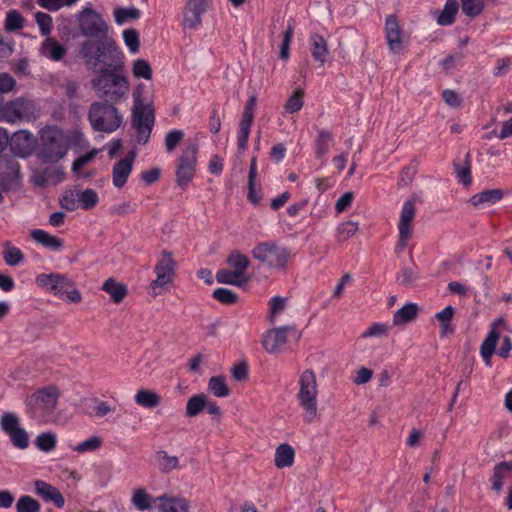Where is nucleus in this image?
<instances>
[{
	"label": "nucleus",
	"instance_id": "1",
	"mask_svg": "<svg viewBox=\"0 0 512 512\" xmlns=\"http://www.w3.org/2000/svg\"><path fill=\"white\" fill-rule=\"evenodd\" d=\"M79 55L85 65L96 71L102 65L113 68H124L123 53L115 40L109 37L87 39L79 45Z\"/></svg>",
	"mask_w": 512,
	"mask_h": 512
},
{
	"label": "nucleus",
	"instance_id": "2",
	"mask_svg": "<svg viewBox=\"0 0 512 512\" xmlns=\"http://www.w3.org/2000/svg\"><path fill=\"white\" fill-rule=\"evenodd\" d=\"M41 130L40 158L48 163H57L65 157L71 145L78 140L80 133L66 130Z\"/></svg>",
	"mask_w": 512,
	"mask_h": 512
},
{
	"label": "nucleus",
	"instance_id": "3",
	"mask_svg": "<svg viewBox=\"0 0 512 512\" xmlns=\"http://www.w3.org/2000/svg\"><path fill=\"white\" fill-rule=\"evenodd\" d=\"M123 68L109 67V64L98 70V75L92 79L93 88L101 96L119 98L129 88L127 78L122 74Z\"/></svg>",
	"mask_w": 512,
	"mask_h": 512
},
{
	"label": "nucleus",
	"instance_id": "4",
	"mask_svg": "<svg viewBox=\"0 0 512 512\" xmlns=\"http://www.w3.org/2000/svg\"><path fill=\"white\" fill-rule=\"evenodd\" d=\"M60 390L56 385H47L37 389L25 399L27 414L35 420L51 415L57 408Z\"/></svg>",
	"mask_w": 512,
	"mask_h": 512
},
{
	"label": "nucleus",
	"instance_id": "5",
	"mask_svg": "<svg viewBox=\"0 0 512 512\" xmlns=\"http://www.w3.org/2000/svg\"><path fill=\"white\" fill-rule=\"evenodd\" d=\"M317 397L316 374L313 370L307 369L300 375L297 398L304 410V421L308 424L312 423L318 416Z\"/></svg>",
	"mask_w": 512,
	"mask_h": 512
},
{
	"label": "nucleus",
	"instance_id": "6",
	"mask_svg": "<svg viewBox=\"0 0 512 512\" xmlns=\"http://www.w3.org/2000/svg\"><path fill=\"white\" fill-rule=\"evenodd\" d=\"M177 262L173 258L171 251L163 250L161 257L154 267L156 279H154L149 286L150 294L153 297L158 296L161 292L159 289H167L172 284L176 275Z\"/></svg>",
	"mask_w": 512,
	"mask_h": 512
},
{
	"label": "nucleus",
	"instance_id": "7",
	"mask_svg": "<svg viewBox=\"0 0 512 512\" xmlns=\"http://www.w3.org/2000/svg\"><path fill=\"white\" fill-rule=\"evenodd\" d=\"M252 256L268 268L283 270L286 268L290 252L273 242H262L253 248Z\"/></svg>",
	"mask_w": 512,
	"mask_h": 512
},
{
	"label": "nucleus",
	"instance_id": "8",
	"mask_svg": "<svg viewBox=\"0 0 512 512\" xmlns=\"http://www.w3.org/2000/svg\"><path fill=\"white\" fill-rule=\"evenodd\" d=\"M1 117L11 124L35 120L38 111L33 101L26 98H16L0 107Z\"/></svg>",
	"mask_w": 512,
	"mask_h": 512
},
{
	"label": "nucleus",
	"instance_id": "9",
	"mask_svg": "<svg viewBox=\"0 0 512 512\" xmlns=\"http://www.w3.org/2000/svg\"><path fill=\"white\" fill-rule=\"evenodd\" d=\"M92 128H120L123 119L118 110L107 102H95L89 109Z\"/></svg>",
	"mask_w": 512,
	"mask_h": 512
},
{
	"label": "nucleus",
	"instance_id": "10",
	"mask_svg": "<svg viewBox=\"0 0 512 512\" xmlns=\"http://www.w3.org/2000/svg\"><path fill=\"white\" fill-rule=\"evenodd\" d=\"M81 33L90 38L108 37V25L100 14L91 8H84L78 14Z\"/></svg>",
	"mask_w": 512,
	"mask_h": 512
},
{
	"label": "nucleus",
	"instance_id": "11",
	"mask_svg": "<svg viewBox=\"0 0 512 512\" xmlns=\"http://www.w3.org/2000/svg\"><path fill=\"white\" fill-rule=\"evenodd\" d=\"M197 151L196 144H189L178 159L176 183L181 188H185L195 175Z\"/></svg>",
	"mask_w": 512,
	"mask_h": 512
},
{
	"label": "nucleus",
	"instance_id": "12",
	"mask_svg": "<svg viewBox=\"0 0 512 512\" xmlns=\"http://www.w3.org/2000/svg\"><path fill=\"white\" fill-rule=\"evenodd\" d=\"M415 202L416 196L412 195L403 204L398 223L399 238L396 246L398 251L404 250L412 237V223L416 214Z\"/></svg>",
	"mask_w": 512,
	"mask_h": 512
},
{
	"label": "nucleus",
	"instance_id": "13",
	"mask_svg": "<svg viewBox=\"0 0 512 512\" xmlns=\"http://www.w3.org/2000/svg\"><path fill=\"white\" fill-rule=\"evenodd\" d=\"M35 282L40 288L52 292L58 297H62L63 291L66 290V288L73 286V281L65 274L60 273L39 274L36 276Z\"/></svg>",
	"mask_w": 512,
	"mask_h": 512
},
{
	"label": "nucleus",
	"instance_id": "14",
	"mask_svg": "<svg viewBox=\"0 0 512 512\" xmlns=\"http://www.w3.org/2000/svg\"><path fill=\"white\" fill-rule=\"evenodd\" d=\"M37 139L29 130H16L9 138V147L15 156L26 158L32 154Z\"/></svg>",
	"mask_w": 512,
	"mask_h": 512
},
{
	"label": "nucleus",
	"instance_id": "15",
	"mask_svg": "<svg viewBox=\"0 0 512 512\" xmlns=\"http://www.w3.org/2000/svg\"><path fill=\"white\" fill-rule=\"evenodd\" d=\"M295 329L294 326L285 325L268 330L262 338V346L267 353H278L287 343V334Z\"/></svg>",
	"mask_w": 512,
	"mask_h": 512
},
{
	"label": "nucleus",
	"instance_id": "16",
	"mask_svg": "<svg viewBox=\"0 0 512 512\" xmlns=\"http://www.w3.org/2000/svg\"><path fill=\"white\" fill-rule=\"evenodd\" d=\"M20 178V166L15 159L0 156V186L9 190Z\"/></svg>",
	"mask_w": 512,
	"mask_h": 512
},
{
	"label": "nucleus",
	"instance_id": "17",
	"mask_svg": "<svg viewBox=\"0 0 512 512\" xmlns=\"http://www.w3.org/2000/svg\"><path fill=\"white\" fill-rule=\"evenodd\" d=\"M210 0H188L183 14V26L196 29L202 23V15L208 8Z\"/></svg>",
	"mask_w": 512,
	"mask_h": 512
},
{
	"label": "nucleus",
	"instance_id": "18",
	"mask_svg": "<svg viewBox=\"0 0 512 512\" xmlns=\"http://www.w3.org/2000/svg\"><path fill=\"white\" fill-rule=\"evenodd\" d=\"M155 122V112L151 104H143L137 98L132 109V128H152Z\"/></svg>",
	"mask_w": 512,
	"mask_h": 512
},
{
	"label": "nucleus",
	"instance_id": "19",
	"mask_svg": "<svg viewBox=\"0 0 512 512\" xmlns=\"http://www.w3.org/2000/svg\"><path fill=\"white\" fill-rule=\"evenodd\" d=\"M387 44L390 51L399 53L402 49L403 34L399 21L395 15H388L385 21Z\"/></svg>",
	"mask_w": 512,
	"mask_h": 512
},
{
	"label": "nucleus",
	"instance_id": "20",
	"mask_svg": "<svg viewBox=\"0 0 512 512\" xmlns=\"http://www.w3.org/2000/svg\"><path fill=\"white\" fill-rule=\"evenodd\" d=\"M35 493L46 502H53L57 508H62L65 500L58 488L43 481L36 480L34 482Z\"/></svg>",
	"mask_w": 512,
	"mask_h": 512
},
{
	"label": "nucleus",
	"instance_id": "21",
	"mask_svg": "<svg viewBox=\"0 0 512 512\" xmlns=\"http://www.w3.org/2000/svg\"><path fill=\"white\" fill-rule=\"evenodd\" d=\"M159 512H189L190 503L184 497L162 495L156 498Z\"/></svg>",
	"mask_w": 512,
	"mask_h": 512
},
{
	"label": "nucleus",
	"instance_id": "22",
	"mask_svg": "<svg viewBox=\"0 0 512 512\" xmlns=\"http://www.w3.org/2000/svg\"><path fill=\"white\" fill-rule=\"evenodd\" d=\"M115 304H120L128 295L127 285L111 277L104 281L102 288Z\"/></svg>",
	"mask_w": 512,
	"mask_h": 512
},
{
	"label": "nucleus",
	"instance_id": "23",
	"mask_svg": "<svg viewBox=\"0 0 512 512\" xmlns=\"http://www.w3.org/2000/svg\"><path fill=\"white\" fill-rule=\"evenodd\" d=\"M295 461V450L288 443H282L277 446L274 455V465L278 469H284L293 466Z\"/></svg>",
	"mask_w": 512,
	"mask_h": 512
},
{
	"label": "nucleus",
	"instance_id": "24",
	"mask_svg": "<svg viewBox=\"0 0 512 512\" xmlns=\"http://www.w3.org/2000/svg\"><path fill=\"white\" fill-rule=\"evenodd\" d=\"M309 41L311 44V54L314 60L320 65H324L329 54L326 39L322 35L314 33L310 36Z\"/></svg>",
	"mask_w": 512,
	"mask_h": 512
},
{
	"label": "nucleus",
	"instance_id": "25",
	"mask_svg": "<svg viewBox=\"0 0 512 512\" xmlns=\"http://www.w3.org/2000/svg\"><path fill=\"white\" fill-rule=\"evenodd\" d=\"M227 264L232 268L234 275L239 279L247 278L245 276L246 269L250 265L249 258L238 250H233L226 260Z\"/></svg>",
	"mask_w": 512,
	"mask_h": 512
},
{
	"label": "nucleus",
	"instance_id": "26",
	"mask_svg": "<svg viewBox=\"0 0 512 512\" xmlns=\"http://www.w3.org/2000/svg\"><path fill=\"white\" fill-rule=\"evenodd\" d=\"M418 306L415 303H406L403 307L394 312L393 325L400 326L413 321L418 314Z\"/></svg>",
	"mask_w": 512,
	"mask_h": 512
},
{
	"label": "nucleus",
	"instance_id": "27",
	"mask_svg": "<svg viewBox=\"0 0 512 512\" xmlns=\"http://www.w3.org/2000/svg\"><path fill=\"white\" fill-rule=\"evenodd\" d=\"M499 340V333L492 329L481 344L480 354L487 366L491 365V357L495 352Z\"/></svg>",
	"mask_w": 512,
	"mask_h": 512
},
{
	"label": "nucleus",
	"instance_id": "28",
	"mask_svg": "<svg viewBox=\"0 0 512 512\" xmlns=\"http://www.w3.org/2000/svg\"><path fill=\"white\" fill-rule=\"evenodd\" d=\"M31 237L46 248L59 250L63 246V240L57 236L50 235L44 230L35 229L31 231Z\"/></svg>",
	"mask_w": 512,
	"mask_h": 512
},
{
	"label": "nucleus",
	"instance_id": "29",
	"mask_svg": "<svg viewBox=\"0 0 512 512\" xmlns=\"http://www.w3.org/2000/svg\"><path fill=\"white\" fill-rule=\"evenodd\" d=\"M135 402L141 407L153 409L159 406L161 397L153 390L140 389L135 395Z\"/></svg>",
	"mask_w": 512,
	"mask_h": 512
},
{
	"label": "nucleus",
	"instance_id": "30",
	"mask_svg": "<svg viewBox=\"0 0 512 512\" xmlns=\"http://www.w3.org/2000/svg\"><path fill=\"white\" fill-rule=\"evenodd\" d=\"M132 168L126 161L119 160L115 163L112 170V181L116 188H122L126 184Z\"/></svg>",
	"mask_w": 512,
	"mask_h": 512
},
{
	"label": "nucleus",
	"instance_id": "31",
	"mask_svg": "<svg viewBox=\"0 0 512 512\" xmlns=\"http://www.w3.org/2000/svg\"><path fill=\"white\" fill-rule=\"evenodd\" d=\"M512 471V462H500L493 469V475L491 477L492 489L496 492H500L503 488V480L506 475Z\"/></svg>",
	"mask_w": 512,
	"mask_h": 512
},
{
	"label": "nucleus",
	"instance_id": "32",
	"mask_svg": "<svg viewBox=\"0 0 512 512\" xmlns=\"http://www.w3.org/2000/svg\"><path fill=\"white\" fill-rule=\"evenodd\" d=\"M503 196L504 192L502 189H488L472 196L470 202L473 206H478L482 203H496L500 201Z\"/></svg>",
	"mask_w": 512,
	"mask_h": 512
},
{
	"label": "nucleus",
	"instance_id": "33",
	"mask_svg": "<svg viewBox=\"0 0 512 512\" xmlns=\"http://www.w3.org/2000/svg\"><path fill=\"white\" fill-rule=\"evenodd\" d=\"M207 396L203 393L193 395L186 404L185 415L189 418L196 417L205 409Z\"/></svg>",
	"mask_w": 512,
	"mask_h": 512
},
{
	"label": "nucleus",
	"instance_id": "34",
	"mask_svg": "<svg viewBox=\"0 0 512 512\" xmlns=\"http://www.w3.org/2000/svg\"><path fill=\"white\" fill-rule=\"evenodd\" d=\"M156 459L158 461V468L162 473L168 474L171 471L179 468L178 457L170 456L164 450L156 452Z\"/></svg>",
	"mask_w": 512,
	"mask_h": 512
},
{
	"label": "nucleus",
	"instance_id": "35",
	"mask_svg": "<svg viewBox=\"0 0 512 512\" xmlns=\"http://www.w3.org/2000/svg\"><path fill=\"white\" fill-rule=\"evenodd\" d=\"M469 157H470V154L466 153L464 160H463V165H461L458 161H454V163H453L454 171L456 173V176H457L459 182H461L465 186H469L472 182L471 165L469 162Z\"/></svg>",
	"mask_w": 512,
	"mask_h": 512
},
{
	"label": "nucleus",
	"instance_id": "36",
	"mask_svg": "<svg viewBox=\"0 0 512 512\" xmlns=\"http://www.w3.org/2000/svg\"><path fill=\"white\" fill-rule=\"evenodd\" d=\"M44 54L48 55L54 61L61 60L66 54V48L52 38H47L43 45Z\"/></svg>",
	"mask_w": 512,
	"mask_h": 512
},
{
	"label": "nucleus",
	"instance_id": "37",
	"mask_svg": "<svg viewBox=\"0 0 512 512\" xmlns=\"http://www.w3.org/2000/svg\"><path fill=\"white\" fill-rule=\"evenodd\" d=\"M459 10V3L457 0H447L443 11L439 15L437 22L440 25H451L455 21V15Z\"/></svg>",
	"mask_w": 512,
	"mask_h": 512
},
{
	"label": "nucleus",
	"instance_id": "38",
	"mask_svg": "<svg viewBox=\"0 0 512 512\" xmlns=\"http://www.w3.org/2000/svg\"><path fill=\"white\" fill-rule=\"evenodd\" d=\"M208 389L216 397H227L231 392L225 382V377L223 376L211 377L208 381Z\"/></svg>",
	"mask_w": 512,
	"mask_h": 512
},
{
	"label": "nucleus",
	"instance_id": "39",
	"mask_svg": "<svg viewBox=\"0 0 512 512\" xmlns=\"http://www.w3.org/2000/svg\"><path fill=\"white\" fill-rule=\"evenodd\" d=\"M216 280L218 283L230 284L236 286H243L248 283L249 278L239 279L232 270L220 269L216 273Z\"/></svg>",
	"mask_w": 512,
	"mask_h": 512
},
{
	"label": "nucleus",
	"instance_id": "40",
	"mask_svg": "<svg viewBox=\"0 0 512 512\" xmlns=\"http://www.w3.org/2000/svg\"><path fill=\"white\" fill-rule=\"evenodd\" d=\"M333 142L332 134L327 131L323 130L320 132L318 138L316 139V157L317 158H323L326 153L329 150V147L331 146Z\"/></svg>",
	"mask_w": 512,
	"mask_h": 512
},
{
	"label": "nucleus",
	"instance_id": "41",
	"mask_svg": "<svg viewBox=\"0 0 512 512\" xmlns=\"http://www.w3.org/2000/svg\"><path fill=\"white\" fill-rule=\"evenodd\" d=\"M461 3L462 12L470 18H476L479 16L485 7L484 0H462Z\"/></svg>",
	"mask_w": 512,
	"mask_h": 512
},
{
	"label": "nucleus",
	"instance_id": "42",
	"mask_svg": "<svg viewBox=\"0 0 512 512\" xmlns=\"http://www.w3.org/2000/svg\"><path fill=\"white\" fill-rule=\"evenodd\" d=\"M115 22L119 25L128 20H137L140 17V11L137 8L117 7L114 10Z\"/></svg>",
	"mask_w": 512,
	"mask_h": 512
},
{
	"label": "nucleus",
	"instance_id": "43",
	"mask_svg": "<svg viewBox=\"0 0 512 512\" xmlns=\"http://www.w3.org/2000/svg\"><path fill=\"white\" fill-rule=\"evenodd\" d=\"M40 503L29 495L21 496L16 503V512H40Z\"/></svg>",
	"mask_w": 512,
	"mask_h": 512
},
{
	"label": "nucleus",
	"instance_id": "44",
	"mask_svg": "<svg viewBox=\"0 0 512 512\" xmlns=\"http://www.w3.org/2000/svg\"><path fill=\"white\" fill-rule=\"evenodd\" d=\"M24 23L25 19L18 10H10L7 13L4 27L6 31L12 32L23 28Z\"/></svg>",
	"mask_w": 512,
	"mask_h": 512
},
{
	"label": "nucleus",
	"instance_id": "45",
	"mask_svg": "<svg viewBox=\"0 0 512 512\" xmlns=\"http://www.w3.org/2000/svg\"><path fill=\"white\" fill-rule=\"evenodd\" d=\"M257 105V97L252 95L249 97L240 122V128H250L254 118V111Z\"/></svg>",
	"mask_w": 512,
	"mask_h": 512
},
{
	"label": "nucleus",
	"instance_id": "46",
	"mask_svg": "<svg viewBox=\"0 0 512 512\" xmlns=\"http://www.w3.org/2000/svg\"><path fill=\"white\" fill-rule=\"evenodd\" d=\"M1 429L9 435L20 427V420L18 416L12 412H5L0 419Z\"/></svg>",
	"mask_w": 512,
	"mask_h": 512
},
{
	"label": "nucleus",
	"instance_id": "47",
	"mask_svg": "<svg viewBox=\"0 0 512 512\" xmlns=\"http://www.w3.org/2000/svg\"><path fill=\"white\" fill-rule=\"evenodd\" d=\"M133 505L140 511L148 510L151 508L152 496L149 495L144 489H137L132 496Z\"/></svg>",
	"mask_w": 512,
	"mask_h": 512
},
{
	"label": "nucleus",
	"instance_id": "48",
	"mask_svg": "<svg viewBox=\"0 0 512 512\" xmlns=\"http://www.w3.org/2000/svg\"><path fill=\"white\" fill-rule=\"evenodd\" d=\"M132 73L136 78L150 80L152 78V68L148 61L137 59L133 62Z\"/></svg>",
	"mask_w": 512,
	"mask_h": 512
},
{
	"label": "nucleus",
	"instance_id": "49",
	"mask_svg": "<svg viewBox=\"0 0 512 512\" xmlns=\"http://www.w3.org/2000/svg\"><path fill=\"white\" fill-rule=\"evenodd\" d=\"M287 306V298L275 296L269 301V315L270 323H274L278 314L284 311Z\"/></svg>",
	"mask_w": 512,
	"mask_h": 512
},
{
	"label": "nucleus",
	"instance_id": "50",
	"mask_svg": "<svg viewBox=\"0 0 512 512\" xmlns=\"http://www.w3.org/2000/svg\"><path fill=\"white\" fill-rule=\"evenodd\" d=\"M3 259L7 265L17 266L23 261L24 256L20 249L9 246L7 242L5 250L3 251Z\"/></svg>",
	"mask_w": 512,
	"mask_h": 512
},
{
	"label": "nucleus",
	"instance_id": "51",
	"mask_svg": "<svg viewBox=\"0 0 512 512\" xmlns=\"http://www.w3.org/2000/svg\"><path fill=\"white\" fill-rule=\"evenodd\" d=\"M358 231V222L346 221L341 223L337 228V239L344 242L352 237Z\"/></svg>",
	"mask_w": 512,
	"mask_h": 512
},
{
	"label": "nucleus",
	"instance_id": "52",
	"mask_svg": "<svg viewBox=\"0 0 512 512\" xmlns=\"http://www.w3.org/2000/svg\"><path fill=\"white\" fill-rule=\"evenodd\" d=\"M78 200L84 210H89L97 205L99 198L94 189L88 188L78 194Z\"/></svg>",
	"mask_w": 512,
	"mask_h": 512
},
{
	"label": "nucleus",
	"instance_id": "53",
	"mask_svg": "<svg viewBox=\"0 0 512 512\" xmlns=\"http://www.w3.org/2000/svg\"><path fill=\"white\" fill-rule=\"evenodd\" d=\"M303 97L304 90L298 88L295 92L289 97V99L285 103V110L289 113H294L299 111L303 106Z\"/></svg>",
	"mask_w": 512,
	"mask_h": 512
},
{
	"label": "nucleus",
	"instance_id": "54",
	"mask_svg": "<svg viewBox=\"0 0 512 512\" xmlns=\"http://www.w3.org/2000/svg\"><path fill=\"white\" fill-rule=\"evenodd\" d=\"M256 176H257L256 158L253 157L251 160L250 168H249L248 199L254 204L258 203L260 200V197L256 194V191H255L254 180H255Z\"/></svg>",
	"mask_w": 512,
	"mask_h": 512
},
{
	"label": "nucleus",
	"instance_id": "55",
	"mask_svg": "<svg viewBox=\"0 0 512 512\" xmlns=\"http://www.w3.org/2000/svg\"><path fill=\"white\" fill-rule=\"evenodd\" d=\"M37 447L45 452L53 450L56 446V436L51 432L41 433L36 438Z\"/></svg>",
	"mask_w": 512,
	"mask_h": 512
},
{
	"label": "nucleus",
	"instance_id": "56",
	"mask_svg": "<svg viewBox=\"0 0 512 512\" xmlns=\"http://www.w3.org/2000/svg\"><path fill=\"white\" fill-rule=\"evenodd\" d=\"M9 438L12 444L19 449H26L29 445V436L26 430L19 427L17 430L10 433Z\"/></svg>",
	"mask_w": 512,
	"mask_h": 512
},
{
	"label": "nucleus",
	"instance_id": "57",
	"mask_svg": "<svg viewBox=\"0 0 512 512\" xmlns=\"http://www.w3.org/2000/svg\"><path fill=\"white\" fill-rule=\"evenodd\" d=\"M213 297L220 303L231 305L238 301V295L226 288H217L213 291Z\"/></svg>",
	"mask_w": 512,
	"mask_h": 512
},
{
	"label": "nucleus",
	"instance_id": "58",
	"mask_svg": "<svg viewBox=\"0 0 512 512\" xmlns=\"http://www.w3.org/2000/svg\"><path fill=\"white\" fill-rule=\"evenodd\" d=\"M124 42L129 48L130 52L135 54L139 51L140 41L139 33L136 29L131 28L123 32Z\"/></svg>",
	"mask_w": 512,
	"mask_h": 512
},
{
	"label": "nucleus",
	"instance_id": "59",
	"mask_svg": "<svg viewBox=\"0 0 512 512\" xmlns=\"http://www.w3.org/2000/svg\"><path fill=\"white\" fill-rule=\"evenodd\" d=\"M101 444V438L98 436H93L73 447V450L78 453L93 452L98 450L101 447Z\"/></svg>",
	"mask_w": 512,
	"mask_h": 512
},
{
	"label": "nucleus",
	"instance_id": "60",
	"mask_svg": "<svg viewBox=\"0 0 512 512\" xmlns=\"http://www.w3.org/2000/svg\"><path fill=\"white\" fill-rule=\"evenodd\" d=\"M35 19L41 34L44 36L49 35L52 29V17L47 13L39 11L35 14Z\"/></svg>",
	"mask_w": 512,
	"mask_h": 512
},
{
	"label": "nucleus",
	"instance_id": "61",
	"mask_svg": "<svg viewBox=\"0 0 512 512\" xmlns=\"http://www.w3.org/2000/svg\"><path fill=\"white\" fill-rule=\"evenodd\" d=\"M78 0H37L40 7L49 11H58L63 6H71Z\"/></svg>",
	"mask_w": 512,
	"mask_h": 512
},
{
	"label": "nucleus",
	"instance_id": "62",
	"mask_svg": "<svg viewBox=\"0 0 512 512\" xmlns=\"http://www.w3.org/2000/svg\"><path fill=\"white\" fill-rule=\"evenodd\" d=\"M389 327L384 323H374L362 333V338L383 337L388 333Z\"/></svg>",
	"mask_w": 512,
	"mask_h": 512
},
{
	"label": "nucleus",
	"instance_id": "63",
	"mask_svg": "<svg viewBox=\"0 0 512 512\" xmlns=\"http://www.w3.org/2000/svg\"><path fill=\"white\" fill-rule=\"evenodd\" d=\"M184 137V133L181 130H172L165 137V147L168 152L175 150L177 145L181 142Z\"/></svg>",
	"mask_w": 512,
	"mask_h": 512
},
{
	"label": "nucleus",
	"instance_id": "64",
	"mask_svg": "<svg viewBox=\"0 0 512 512\" xmlns=\"http://www.w3.org/2000/svg\"><path fill=\"white\" fill-rule=\"evenodd\" d=\"M419 277V271L416 266L414 267H405L402 269V279L401 284L404 286H411L414 284L415 280Z\"/></svg>",
	"mask_w": 512,
	"mask_h": 512
}]
</instances>
